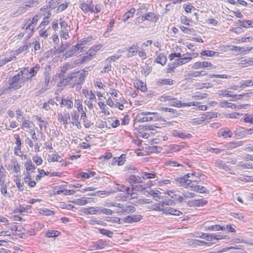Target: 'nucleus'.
Listing matches in <instances>:
<instances>
[{"mask_svg":"<svg viewBox=\"0 0 253 253\" xmlns=\"http://www.w3.org/2000/svg\"><path fill=\"white\" fill-rule=\"evenodd\" d=\"M171 198L174 201H178L179 203H182L184 200V197L179 195H177L176 194H173L171 196Z\"/></svg>","mask_w":253,"mask_h":253,"instance_id":"obj_53","label":"nucleus"},{"mask_svg":"<svg viewBox=\"0 0 253 253\" xmlns=\"http://www.w3.org/2000/svg\"><path fill=\"white\" fill-rule=\"evenodd\" d=\"M223 107H226L227 108H236L237 110L241 109H245L246 107L248 106L247 104H235L231 102H223L222 103Z\"/></svg>","mask_w":253,"mask_h":253,"instance_id":"obj_10","label":"nucleus"},{"mask_svg":"<svg viewBox=\"0 0 253 253\" xmlns=\"http://www.w3.org/2000/svg\"><path fill=\"white\" fill-rule=\"evenodd\" d=\"M38 121L39 123V125L41 130H42L43 127H44V129H45L47 127V122L42 120L41 118H39L38 119Z\"/></svg>","mask_w":253,"mask_h":253,"instance_id":"obj_51","label":"nucleus"},{"mask_svg":"<svg viewBox=\"0 0 253 253\" xmlns=\"http://www.w3.org/2000/svg\"><path fill=\"white\" fill-rule=\"evenodd\" d=\"M245 130V129H244L243 128L237 129L235 131V134L236 136L240 138L244 137L246 136V134H244Z\"/></svg>","mask_w":253,"mask_h":253,"instance_id":"obj_41","label":"nucleus"},{"mask_svg":"<svg viewBox=\"0 0 253 253\" xmlns=\"http://www.w3.org/2000/svg\"><path fill=\"white\" fill-rule=\"evenodd\" d=\"M128 180L130 182H134L137 183H141L142 182L141 177L132 174H131L129 176Z\"/></svg>","mask_w":253,"mask_h":253,"instance_id":"obj_33","label":"nucleus"},{"mask_svg":"<svg viewBox=\"0 0 253 253\" xmlns=\"http://www.w3.org/2000/svg\"><path fill=\"white\" fill-rule=\"evenodd\" d=\"M40 69V65H37L31 68L30 70H28V69L24 68L23 70H21V72L24 75L25 79L28 81L31 80L32 78L38 73Z\"/></svg>","mask_w":253,"mask_h":253,"instance_id":"obj_6","label":"nucleus"},{"mask_svg":"<svg viewBox=\"0 0 253 253\" xmlns=\"http://www.w3.org/2000/svg\"><path fill=\"white\" fill-rule=\"evenodd\" d=\"M31 206H29L28 207H24L23 206H20L19 208L16 209L15 210V212H19L20 213L22 212H28L29 210L30 209Z\"/></svg>","mask_w":253,"mask_h":253,"instance_id":"obj_42","label":"nucleus"},{"mask_svg":"<svg viewBox=\"0 0 253 253\" xmlns=\"http://www.w3.org/2000/svg\"><path fill=\"white\" fill-rule=\"evenodd\" d=\"M25 167L26 169V172L25 173H29L33 172L36 169V167L34 164H33L32 161L29 160H27L25 163Z\"/></svg>","mask_w":253,"mask_h":253,"instance_id":"obj_17","label":"nucleus"},{"mask_svg":"<svg viewBox=\"0 0 253 253\" xmlns=\"http://www.w3.org/2000/svg\"><path fill=\"white\" fill-rule=\"evenodd\" d=\"M192 59V57L188 56L182 57L179 59V61L178 62V65H181L182 64H185L188 61H190Z\"/></svg>","mask_w":253,"mask_h":253,"instance_id":"obj_49","label":"nucleus"},{"mask_svg":"<svg viewBox=\"0 0 253 253\" xmlns=\"http://www.w3.org/2000/svg\"><path fill=\"white\" fill-rule=\"evenodd\" d=\"M165 164L166 166H170V167H182V165L179 163H177L176 161L172 160H168L165 162Z\"/></svg>","mask_w":253,"mask_h":253,"instance_id":"obj_38","label":"nucleus"},{"mask_svg":"<svg viewBox=\"0 0 253 253\" xmlns=\"http://www.w3.org/2000/svg\"><path fill=\"white\" fill-rule=\"evenodd\" d=\"M92 59V55L91 53H89L87 54V55L83 56L82 57L81 60V63L83 64L85 62H86L88 61H90Z\"/></svg>","mask_w":253,"mask_h":253,"instance_id":"obj_62","label":"nucleus"},{"mask_svg":"<svg viewBox=\"0 0 253 253\" xmlns=\"http://www.w3.org/2000/svg\"><path fill=\"white\" fill-rule=\"evenodd\" d=\"M60 234V232L57 230H48L46 233V237L48 238L58 237Z\"/></svg>","mask_w":253,"mask_h":253,"instance_id":"obj_34","label":"nucleus"},{"mask_svg":"<svg viewBox=\"0 0 253 253\" xmlns=\"http://www.w3.org/2000/svg\"><path fill=\"white\" fill-rule=\"evenodd\" d=\"M59 24L60 27V30L59 31L60 38L64 40L68 39L69 38V32L71 30L70 26L68 25L67 22L63 18L59 19Z\"/></svg>","mask_w":253,"mask_h":253,"instance_id":"obj_4","label":"nucleus"},{"mask_svg":"<svg viewBox=\"0 0 253 253\" xmlns=\"http://www.w3.org/2000/svg\"><path fill=\"white\" fill-rule=\"evenodd\" d=\"M145 14L147 21H148L156 22L159 18V16L154 12H147Z\"/></svg>","mask_w":253,"mask_h":253,"instance_id":"obj_25","label":"nucleus"},{"mask_svg":"<svg viewBox=\"0 0 253 253\" xmlns=\"http://www.w3.org/2000/svg\"><path fill=\"white\" fill-rule=\"evenodd\" d=\"M165 207H163V205L161 202H160L156 205H153L152 206V210L157 211H162L163 212V210Z\"/></svg>","mask_w":253,"mask_h":253,"instance_id":"obj_47","label":"nucleus"},{"mask_svg":"<svg viewBox=\"0 0 253 253\" xmlns=\"http://www.w3.org/2000/svg\"><path fill=\"white\" fill-rule=\"evenodd\" d=\"M48 160L49 162H58L60 163H62L61 164L62 166H66L67 165L66 163H65L64 164V160L62 157L57 154H53L50 159H49Z\"/></svg>","mask_w":253,"mask_h":253,"instance_id":"obj_22","label":"nucleus"},{"mask_svg":"<svg viewBox=\"0 0 253 253\" xmlns=\"http://www.w3.org/2000/svg\"><path fill=\"white\" fill-rule=\"evenodd\" d=\"M169 105L172 106H175L176 107H181L185 106H191L195 105L194 103L192 102L189 103H182L180 100H177L176 98H173L172 97L171 100H169Z\"/></svg>","mask_w":253,"mask_h":253,"instance_id":"obj_8","label":"nucleus"},{"mask_svg":"<svg viewBox=\"0 0 253 253\" xmlns=\"http://www.w3.org/2000/svg\"><path fill=\"white\" fill-rule=\"evenodd\" d=\"M159 183L160 186H162L163 185H167V186L168 187H169V185H171L172 183H174V182L171 181L170 180H169V179H165V180L160 181L159 182Z\"/></svg>","mask_w":253,"mask_h":253,"instance_id":"obj_61","label":"nucleus"},{"mask_svg":"<svg viewBox=\"0 0 253 253\" xmlns=\"http://www.w3.org/2000/svg\"><path fill=\"white\" fill-rule=\"evenodd\" d=\"M203 227L207 230L210 231H218V230H223L225 229L224 226L220 225H212L211 224V221H207L204 223Z\"/></svg>","mask_w":253,"mask_h":253,"instance_id":"obj_7","label":"nucleus"},{"mask_svg":"<svg viewBox=\"0 0 253 253\" xmlns=\"http://www.w3.org/2000/svg\"><path fill=\"white\" fill-rule=\"evenodd\" d=\"M75 204L77 205L83 206L86 204L88 202L85 198H81L77 199L75 202Z\"/></svg>","mask_w":253,"mask_h":253,"instance_id":"obj_57","label":"nucleus"},{"mask_svg":"<svg viewBox=\"0 0 253 253\" xmlns=\"http://www.w3.org/2000/svg\"><path fill=\"white\" fill-rule=\"evenodd\" d=\"M106 245V242L105 241H103L102 240H99L96 242L94 245V247L96 250H100L103 249Z\"/></svg>","mask_w":253,"mask_h":253,"instance_id":"obj_36","label":"nucleus"},{"mask_svg":"<svg viewBox=\"0 0 253 253\" xmlns=\"http://www.w3.org/2000/svg\"><path fill=\"white\" fill-rule=\"evenodd\" d=\"M156 84L158 85H162L165 84H173V80L170 79H159L157 80Z\"/></svg>","mask_w":253,"mask_h":253,"instance_id":"obj_26","label":"nucleus"},{"mask_svg":"<svg viewBox=\"0 0 253 253\" xmlns=\"http://www.w3.org/2000/svg\"><path fill=\"white\" fill-rule=\"evenodd\" d=\"M212 66L210 62H197L193 65V68L197 69L201 68H211Z\"/></svg>","mask_w":253,"mask_h":253,"instance_id":"obj_16","label":"nucleus"},{"mask_svg":"<svg viewBox=\"0 0 253 253\" xmlns=\"http://www.w3.org/2000/svg\"><path fill=\"white\" fill-rule=\"evenodd\" d=\"M244 122L253 124V113L250 115H247L244 118Z\"/></svg>","mask_w":253,"mask_h":253,"instance_id":"obj_58","label":"nucleus"},{"mask_svg":"<svg viewBox=\"0 0 253 253\" xmlns=\"http://www.w3.org/2000/svg\"><path fill=\"white\" fill-rule=\"evenodd\" d=\"M126 155L125 154H122L119 157L114 158L112 161V165H115L117 164L118 166L123 165L126 162Z\"/></svg>","mask_w":253,"mask_h":253,"instance_id":"obj_15","label":"nucleus"},{"mask_svg":"<svg viewBox=\"0 0 253 253\" xmlns=\"http://www.w3.org/2000/svg\"><path fill=\"white\" fill-rule=\"evenodd\" d=\"M135 12V9L134 8H131L129 11L126 12L123 16V21H126L129 18L132 17Z\"/></svg>","mask_w":253,"mask_h":253,"instance_id":"obj_29","label":"nucleus"},{"mask_svg":"<svg viewBox=\"0 0 253 253\" xmlns=\"http://www.w3.org/2000/svg\"><path fill=\"white\" fill-rule=\"evenodd\" d=\"M132 186L133 187V189H134V191L138 192H142L146 188V187L144 185L141 184L132 185Z\"/></svg>","mask_w":253,"mask_h":253,"instance_id":"obj_59","label":"nucleus"},{"mask_svg":"<svg viewBox=\"0 0 253 253\" xmlns=\"http://www.w3.org/2000/svg\"><path fill=\"white\" fill-rule=\"evenodd\" d=\"M138 88H139L141 91L144 92L146 91L147 87L146 85L144 84L143 82L140 81H138L136 83Z\"/></svg>","mask_w":253,"mask_h":253,"instance_id":"obj_56","label":"nucleus"},{"mask_svg":"<svg viewBox=\"0 0 253 253\" xmlns=\"http://www.w3.org/2000/svg\"><path fill=\"white\" fill-rule=\"evenodd\" d=\"M11 90H13V89L10 87L9 84L8 86H3L0 89V95L8 93L11 91Z\"/></svg>","mask_w":253,"mask_h":253,"instance_id":"obj_46","label":"nucleus"},{"mask_svg":"<svg viewBox=\"0 0 253 253\" xmlns=\"http://www.w3.org/2000/svg\"><path fill=\"white\" fill-rule=\"evenodd\" d=\"M50 77L48 74H45L44 75V77L42 81H41L39 83V85L40 86L47 87H49V81Z\"/></svg>","mask_w":253,"mask_h":253,"instance_id":"obj_23","label":"nucleus"},{"mask_svg":"<svg viewBox=\"0 0 253 253\" xmlns=\"http://www.w3.org/2000/svg\"><path fill=\"white\" fill-rule=\"evenodd\" d=\"M162 203V205H163V207H165V205L173 206L175 204V202L173 200L170 199L167 197L164 199Z\"/></svg>","mask_w":253,"mask_h":253,"instance_id":"obj_40","label":"nucleus"},{"mask_svg":"<svg viewBox=\"0 0 253 253\" xmlns=\"http://www.w3.org/2000/svg\"><path fill=\"white\" fill-rule=\"evenodd\" d=\"M81 52V47L79 45H73L71 48L66 51L64 54L66 58L70 57L76 55L78 53Z\"/></svg>","mask_w":253,"mask_h":253,"instance_id":"obj_9","label":"nucleus"},{"mask_svg":"<svg viewBox=\"0 0 253 253\" xmlns=\"http://www.w3.org/2000/svg\"><path fill=\"white\" fill-rule=\"evenodd\" d=\"M61 106H67L68 109H71L73 106V102L70 98H62L60 102Z\"/></svg>","mask_w":253,"mask_h":253,"instance_id":"obj_21","label":"nucleus"},{"mask_svg":"<svg viewBox=\"0 0 253 253\" xmlns=\"http://www.w3.org/2000/svg\"><path fill=\"white\" fill-rule=\"evenodd\" d=\"M100 233L104 235H106L110 238L112 237V235L113 234V232L111 231H110L109 230L105 229H100Z\"/></svg>","mask_w":253,"mask_h":253,"instance_id":"obj_55","label":"nucleus"},{"mask_svg":"<svg viewBox=\"0 0 253 253\" xmlns=\"http://www.w3.org/2000/svg\"><path fill=\"white\" fill-rule=\"evenodd\" d=\"M230 92V91L227 90H219L217 94L219 97H223L224 96H231L232 95L229 94Z\"/></svg>","mask_w":253,"mask_h":253,"instance_id":"obj_52","label":"nucleus"},{"mask_svg":"<svg viewBox=\"0 0 253 253\" xmlns=\"http://www.w3.org/2000/svg\"><path fill=\"white\" fill-rule=\"evenodd\" d=\"M80 115L79 112L75 111L73 114L72 115V124L77 126L78 129L82 128V126L79 122Z\"/></svg>","mask_w":253,"mask_h":253,"instance_id":"obj_12","label":"nucleus"},{"mask_svg":"<svg viewBox=\"0 0 253 253\" xmlns=\"http://www.w3.org/2000/svg\"><path fill=\"white\" fill-rule=\"evenodd\" d=\"M39 20V16L36 15L33 18L32 21L30 22L26 28V30L27 32L30 31L31 33H33V31Z\"/></svg>","mask_w":253,"mask_h":253,"instance_id":"obj_18","label":"nucleus"},{"mask_svg":"<svg viewBox=\"0 0 253 253\" xmlns=\"http://www.w3.org/2000/svg\"><path fill=\"white\" fill-rule=\"evenodd\" d=\"M175 184L178 186H182L198 193L208 194L209 192L205 187L199 185V181L194 179L193 173H188L176 179Z\"/></svg>","mask_w":253,"mask_h":253,"instance_id":"obj_1","label":"nucleus"},{"mask_svg":"<svg viewBox=\"0 0 253 253\" xmlns=\"http://www.w3.org/2000/svg\"><path fill=\"white\" fill-rule=\"evenodd\" d=\"M87 75V71L84 69L70 73L64 80L66 83L72 84V87L76 85V89L79 90L81 88V84L84 82V79Z\"/></svg>","mask_w":253,"mask_h":253,"instance_id":"obj_2","label":"nucleus"},{"mask_svg":"<svg viewBox=\"0 0 253 253\" xmlns=\"http://www.w3.org/2000/svg\"><path fill=\"white\" fill-rule=\"evenodd\" d=\"M215 53H216L215 52L212 51V50H203L201 52V54L202 55L209 56V57L213 56Z\"/></svg>","mask_w":253,"mask_h":253,"instance_id":"obj_45","label":"nucleus"},{"mask_svg":"<svg viewBox=\"0 0 253 253\" xmlns=\"http://www.w3.org/2000/svg\"><path fill=\"white\" fill-rule=\"evenodd\" d=\"M107 123L113 128L118 126L120 124L119 120H114L112 118H109L107 120Z\"/></svg>","mask_w":253,"mask_h":253,"instance_id":"obj_37","label":"nucleus"},{"mask_svg":"<svg viewBox=\"0 0 253 253\" xmlns=\"http://www.w3.org/2000/svg\"><path fill=\"white\" fill-rule=\"evenodd\" d=\"M203 238L209 241H212L214 238H217L216 235L214 234H203L202 236H201Z\"/></svg>","mask_w":253,"mask_h":253,"instance_id":"obj_44","label":"nucleus"},{"mask_svg":"<svg viewBox=\"0 0 253 253\" xmlns=\"http://www.w3.org/2000/svg\"><path fill=\"white\" fill-rule=\"evenodd\" d=\"M206 74V73L203 71H193L191 72L189 74V76L191 77H197L200 76H204Z\"/></svg>","mask_w":253,"mask_h":253,"instance_id":"obj_39","label":"nucleus"},{"mask_svg":"<svg viewBox=\"0 0 253 253\" xmlns=\"http://www.w3.org/2000/svg\"><path fill=\"white\" fill-rule=\"evenodd\" d=\"M155 61L162 65H164L167 62V58L163 54H160L155 59Z\"/></svg>","mask_w":253,"mask_h":253,"instance_id":"obj_28","label":"nucleus"},{"mask_svg":"<svg viewBox=\"0 0 253 253\" xmlns=\"http://www.w3.org/2000/svg\"><path fill=\"white\" fill-rule=\"evenodd\" d=\"M25 81H27L25 79L24 75L21 71H19L17 75L12 78L9 79L8 81L10 87L12 88L13 90L20 88L24 84Z\"/></svg>","mask_w":253,"mask_h":253,"instance_id":"obj_3","label":"nucleus"},{"mask_svg":"<svg viewBox=\"0 0 253 253\" xmlns=\"http://www.w3.org/2000/svg\"><path fill=\"white\" fill-rule=\"evenodd\" d=\"M242 144V141L233 142L228 144V147L230 148H235Z\"/></svg>","mask_w":253,"mask_h":253,"instance_id":"obj_63","label":"nucleus"},{"mask_svg":"<svg viewBox=\"0 0 253 253\" xmlns=\"http://www.w3.org/2000/svg\"><path fill=\"white\" fill-rule=\"evenodd\" d=\"M70 45L69 43L65 42L64 43H62L61 45L58 48L56 51L57 53H61L65 51L66 49H67L68 46Z\"/></svg>","mask_w":253,"mask_h":253,"instance_id":"obj_50","label":"nucleus"},{"mask_svg":"<svg viewBox=\"0 0 253 253\" xmlns=\"http://www.w3.org/2000/svg\"><path fill=\"white\" fill-rule=\"evenodd\" d=\"M120 56L119 55H113L107 58L105 61L104 63L111 64V63L114 62L116 60L119 59Z\"/></svg>","mask_w":253,"mask_h":253,"instance_id":"obj_48","label":"nucleus"},{"mask_svg":"<svg viewBox=\"0 0 253 253\" xmlns=\"http://www.w3.org/2000/svg\"><path fill=\"white\" fill-rule=\"evenodd\" d=\"M105 66L103 68L102 70L101 71V73H108L109 71H111L112 66L111 64H107L104 63Z\"/></svg>","mask_w":253,"mask_h":253,"instance_id":"obj_60","label":"nucleus"},{"mask_svg":"<svg viewBox=\"0 0 253 253\" xmlns=\"http://www.w3.org/2000/svg\"><path fill=\"white\" fill-rule=\"evenodd\" d=\"M217 135L219 137L222 136L223 138L231 137L232 135V132L227 127H224L220 129L217 133Z\"/></svg>","mask_w":253,"mask_h":253,"instance_id":"obj_11","label":"nucleus"},{"mask_svg":"<svg viewBox=\"0 0 253 253\" xmlns=\"http://www.w3.org/2000/svg\"><path fill=\"white\" fill-rule=\"evenodd\" d=\"M140 114L143 116L140 119L142 122L157 121L160 118V116L157 112L143 111Z\"/></svg>","mask_w":253,"mask_h":253,"instance_id":"obj_5","label":"nucleus"},{"mask_svg":"<svg viewBox=\"0 0 253 253\" xmlns=\"http://www.w3.org/2000/svg\"><path fill=\"white\" fill-rule=\"evenodd\" d=\"M238 24L246 28L250 27H253V22L250 20H238Z\"/></svg>","mask_w":253,"mask_h":253,"instance_id":"obj_30","label":"nucleus"},{"mask_svg":"<svg viewBox=\"0 0 253 253\" xmlns=\"http://www.w3.org/2000/svg\"><path fill=\"white\" fill-rule=\"evenodd\" d=\"M34 126L33 123L28 120H24L22 122L21 128L24 130H27L29 129V132L31 131V129H34L33 126Z\"/></svg>","mask_w":253,"mask_h":253,"instance_id":"obj_20","label":"nucleus"},{"mask_svg":"<svg viewBox=\"0 0 253 253\" xmlns=\"http://www.w3.org/2000/svg\"><path fill=\"white\" fill-rule=\"evenodd\" d=\"M225 150V148H223L222 146L219 148H211L209 149V151L211 153H213L215 154H219L222 152H223Z\"/></svg>","mask_w":253,"mask_h":253,"instance_id":"obj_54","label":"nucleus"},{"mask_svg":"<svg viewBox=\"0 0 253 253\" xmlns=\"http://www.w3.org/2000/svg\"><path fill=\"white\" fill-rule=\"evenodd\" d=\"M180 29L185 34L194 35L196 33V30L193 28L190 29L182 26L180 27Z\"/></svg>","mask_w":253,"mask_h":253,"instance_id":"obj_35","label":"nucleus"},{"mask_svg":"<svg viewBox=\"0 0 253 253\" xmlns=\"http://www.w3.org/2000/svg\"><path fill=\"white\" fill-rule=\"evenodd\" d=\"M172 135L174 137H178L184 139H189L192 137V135L189 133L177 130H174Z\"/></svg>","mask_w":253,"mask_h":253,"instance_id":"obj_13","label":"nucleus"},{"mask_svg":"<svg viewBox=\"0 0 253 253\" xmlns=\"http://www.w3.org/2000/svg\"><path fill=\"white\" fill-rule=\"evenodd\" d=\"M125 214H128L129 213H133L135 211L136 209L132 206H125Z\"/></svg>","mask_w":253,"mask_h":253,"instance_id":"obj_43","label":"nucleus"},{"mask_svg":"<svg viewBox=\"0 0 253 253\" xmlns=\"http://www.w3.org/2000/svg\"><path fill=\"white\" fill-rule=\"evenodd\" d=\"M95 174L94 171H88L87 172H82L79 174L78 178L81 177L83 178L88 179L91 176H93Z\"/></svg>","mask_w":253,"mask_h":253,"instance_id":"obj_32","label":"nucleus"},{"mask_svg":"<svg viewBox=\"0 0 253 253\" xmlns=\"http://www.w3.org/2000/svg\"><path fill=\"white\" fill-rule=\"evenodd\" d=\"M25 175L24 177V182L28 184L29 187H34L36 185V182L34 180H32V176L29 173H24Z\"/></svg>","mask_w":253,"mask_h":253,"instance_id":"obj_19","label":"nucleus"},{"mask_svg":"<svg viewBox=\"0 0 253 253\" xmlns=\"http://www.w3.org/2000/svg\"><path fill=\"white\" fill-rule=\"evenodd\" d=\"M100 209L97 207H89L85 210L84 213L88 214H96L99 212Z\"/></svg>","mask_w":253,"mask_h":253,"instance_id":"obj_31","label":"nucleus"},{"mask_svg":"<svg viewBox=\"0 0 253 253\" xmlns=\"http://www.w3.org/2000/svg\"><path fill=\"white\" fill-rule=\"evenodd\" d=\"M33 160L37 165H41L42 163V158L38 155L35 156L33 158Z\"/></svg>","mask_w":253,"mask_h":253,"instance_id":"obj_64","label":"nucleus"},{"mask_svg":"<svg viewBox=\"0 0 253 253\" xmlns=\"http://www.w3.org/2000/svg\"><path fill=\"white\" fill-rule=\"evenodd\" d=\"M141 176L143 179H154L157 177V175L155 172H142L141 173Z\"/></svg>","mask_w":253,"mask_h":253,"instance_id":"obj_27","label":"nucleus"},{"mask_svg":"<svg viewBox=\"0 0 253 253\" xmlns=\"http://www.w3.org/2000/svg\"><path fill=\"white\" fill-rule=\"evenodd\" d=\"M138 47H137V44L135 45L134 43L133 45L128 47L126 50L128 51V53L127 54V57H130L136 55L137 53Z\"/></svg>","mask_w":253,"mask_h":253,"instance_id":"obj_24","label":"nucleus"},{"mask_svg":"<svg viewBox=\"0 0 253 253\" xmlns=\"http://www.w3.org/2000/svg\"><path fill=\"white\" fill-rule=\"evenodd\" d=\"M163 212L165 214H169L177 216L182 214V212L171 207H165L163 210Z\"/></svg>","mask_w":253,"mask_h":253,"instance_id":"obj_14","label":"nucleus"}]
</instances>
